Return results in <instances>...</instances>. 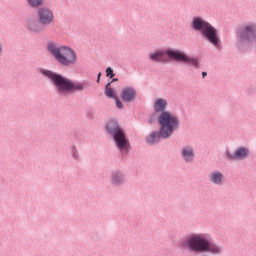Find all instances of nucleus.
I'll use <instances>...</instances> for the list:
<instances>
[{
	"label": "nucleus",
	"instance_id": "2eb2a0df",
	"mask_svg": "<svg viewBox=\"0 0 256 256\" xmlns=\"http://www.w3.org/2000/svg\"><path fill=\"white\" fill-rule=\"evenodd\" d=\"M111 181L113 185H123L125 183V175L121 171L112 172Z\"/></svg>",
	"mask_w": 256,
	"mask_h": 256
},
{
	"label": "nucleus",
	"instance_id": "7ed1b4c3",
	"mask_svg": "<svg viewBox=\"0 0 256 256\" xmlns=\"http://www.w3.org/2000/svg\"><path fill=\"white\" fill-rule=\"evenodd\" d=\"M169 59L178 61V63H185L186 65H190V67H194V69H199V60L189 57L181 50L167 49L150 53V61L154 63H167Z\"/></svg>",
	"mask_w": 256,
	"mask_h": 256
},
{
	"label": "nucleus",
	"instance_id": "6e6552de",
	"mask_svg": "<svg viewBox=\"0 0 256 256\" xmlns=\"http://www.w3.org/2000/svg\"><path fill=\"white\" fill-rule=\"evenodd\" d=\"M106 131L113 137V140L122 155H128L129 149H131V144L129 143L127 135H125V131L119 127V123L115 120L108 121L106 124Z\"/></svg>",
	"mask_w": 256,
	"mask_h": 256
},
{
	"label": "nucleus",
	"instance_id": "4468645a",
	"mask_svg": "<svg viewBox=\"0 0 256 256\" xmlns=\"http://www.w3.org/2000/svg\"><path fill=\"white\" fill-rule=\"evenodd\" d=\"M208 179L213 185L221 186L225 183V176L219 170H214L208 174Z\"/></svg>",
	"mask_w": 256,
	"mask_h": 256
},
{
	"label": "nucleus",
	"instance_id": "4be33fe9",
	"mask_svg": "<svg viewBox=\"0 0 256 256\" xmlns=\"http://www.w3.org/2000/svg\"><path fill=\"white\" fill-rule=\"evenodd\" d=\"M101 75H102L101 72L98 73L96 83H100V81H101Z\"/></svg>",
	"mask_w": 256,
	"mask_h": 256
},
{
	"label": "nucleus",
	"instance_id": "f3484780",
	"mask_svg": "<svg viewBox=\"0 0 256 256\" xmlns=\"http://www.w3.org/2000/svg\"><path fill=\"white\" fill-rule=\"evenodd\" d=\"M105 95L110 99H115V97H117V94H115V90L111 88V82H109L105 87Z\"/></svg>",
	"mask_w": 256,
	"mask_h": 256
},
{
	"label": "nucleus",
	"instance_id": "6ab92c4d",
	"mask_svg": "<svg viewBox=\"0 0 256 256\" xmlns=\"http://www.w3.org/2000/svg\"><path fill=\"white\" fill-rule=\"evenodd\" d=\"M106 77H109L110 79H113V77H115V73L113 72V68L108 67L106 69Z\"/></svg>",
	"mask_w": 256,
	"mask_h": 256
},
{
	"label": "nucleus",
	"instance_id": "423d86ee",
	"mask_svg": "<svg viewBox=\"0 0 256 256\" xmlns=\"http://www.w3.org/2000/svg\"><path fill=\"white\" fill-rule=\"evenodd\" d=\"M46 51L62 65V67H71L77 63V52L73 48L65 45H58L50 41L47 44Z\"/></svg>",
	"mask_w": 256,
	"mask_h": 256
},
{
	"label": "nucleus",
	"instance_id": "393cba45",
	"mask_svg": "<svg viewBox=\"0 0 256 256\" xmlns=\"http://www.w3.org/2000/svg\"><path fill=\"white\" fill-rule=\"evenodd\" d=\"M116 81H119V79H117V78L112 79V83H115Z\"/></svg>",
	"mask_w": 256,
	"mask_h": 256
},
{
	"label": "nucleus",
	"instance_id": "aec40b11",
	"mask_svg": "<svg viewBox=\"0 0 256 256\" xmlns=\"http://www.w3.org/2000/svg\"><path fill=\"white\" fill-rule=\"evenodd\" d=\"M114 99H115V102H116V107L118 109H123V102H121V99H119V97H117V96Z\"/></svg>",
	"mask_w": 256,
	"mask_h": 256
},
{
	"label": "nucleus",
	"instance_id": "ddd939ff",
	"mask_svg": "<svg viewBox=\"0 0 256 256\" xmlns=\"http://www.w3.org/2000/svg\"><path fill=\"white\" fill-rule=\"evenodd\" d=\"M181 156L185 163H193L195 161V149L193 146L186 145L181 150Z\"/></svg>",
	"mask_w": 256,
	"mask_h": 256
},
{
	"label": "nucleus",
	"instance_id": "a211bd4d",
	"mask_svg": "<svg viewBox=\"0 0 256 256\" xmlns=\"http://www.w3.org/2000/svg\"><path fill=\"white\" fill-rule=\"evenodd\" d=\"M71 153H72L73 159H75V161H79V152L77 151L76 146H72Z\"/></svg>",
	"mask_w": 256,
	"mask_h": 256
},
{
	"label": "nucleus",
	"instance_id": "20e7f679",
	"mask_svg": "<svg viewBox=\"0 0 256 256\" xmlns=\"http://www.w3.org/2000/svg\"><path fill=\"white\" fill-rule=\"evenodd\" d=\"M37 19L30 18L26 21V27L30 33H43L47 27L55 23V14L47 6H42L36 11Z\"/></svg>",
	"mask_w": 256,
	"mask_h": 256
},
{
	"label": "nucleus",
	"instance_id": "39448f33",
	"mask_svg": "<svg viewBox=\"0 0 256 256\" xmlns=\"http://www.w3.org/2000/svg\"><path fill=\"white\" fill-rule=\"evenodd\" d=\"M40 73L44 75V77L50 79L52 85H54L59 95H67L72 91H83V89H85L83 84H75L69 78L51 70L41 68Z\"/></svg>",
	"mask_w": 256,
	"mask_h": 256
},
{
	"label": "nucleus",
	"instance_id": "f03ea898",
	"mask_svg": "<svg viewBox=\"0 0 256 256\" xmlns=\"http://www.w3.org/2000/svg\"><path fill=\"white\" fill-rule=\"evenodd\" d=\"M160 131H153L146 137L148 145H157L161 139H169L181 126V121L164 112L158 116Z\"/></svg>",
	"mask_w": 256,
	"mask_h": 256
},
{
	"label": "nucleus",
	"instance_id": "b1692460",
	"mask_svg": "<svg viewBox=\"0 0 256 256\" xmlns=\"http://www.w3.org/2000/svg\"><path fill=\"white\" fill-rule=\"evenodd\" d=\"M206 76H207V72H202L203 79H205Z\"/></svg>",
	"mask_w": 256,
	"mask_h": 256
},
{
	"label": "nucleus",
	"instance_id": "f257e3e1",
	"mask_svg": "<svg viewBox=\"0 0 256 256\" xmlns=\"http://www.w3.org/2000/svg\"><path fill=\"white\" fill-rule=\"evenodd\" d=\"M179 247L187 249L191 253L199 255L201 253H210V255H221L223 247L213 242L209 233H192L179 242Z\"/></svg>",
	"mask_w": 256,
	"mask_h": 256
},
{
	"label": "nucleus",
	"instance_id": "0eeeda50",
	"mask_svg": "<svg viewBox=\"0 0 256 256\" xmlns=\"http://www.w3.org/2000/svg\"><path fill=\"white\" fill-rule=\"evenodd\" d=\"M191 27L194 31L201 33L202 37L211 45H214L216 49H221V38H219V32L209 22L205 21L201 17H194L191 22Z\"/></svg>",
	"mask_w": 256,
	"mask_h": 256
},
{
	"label": "nucleus",
	"instance_id": "f8f14e48",
	"mask_svg": "<svg viewBox=\"0 0 256 256\" xmlns=\"http://www.w3.org/2000/svg\"><path fill=\"white\" fill-rule=\"evenodd\" d=\"M167 105V100L158 98L154 103V111H156V113H161L160 115H163V113H168L171 117H174V119H179V117L171 114V112L165 111V109H167Z\"/></svg>",
	"mask_w": 256,
	"mask_h": 256
},
{
	"label": "nucleus",
	"instance_id": "9d476101",
	"mask_svg": "<svg viewBox=\"0 0 256 256\" xmlns=\"http://www.w3.org/2000/svg\"><path fill=\"white\" fill-rule=\"evenodd\" d=\"M226 157L229 161H243L249 157V149L245 147H239L234 153H231L229 149L226 150Z\"/></svg>",
	"mask_w": 256,
	"mask_h": 256
},
{
	"label": "nucleus",
	"instance_id": "5701e85b",
	"mask_svg": "<svg viewBox=\"0 0 256 256\" xmlns=\"http://www.w3.org/2000/svg\"><path fill=\"white\" fill-rule=\"evenodd\" d=\"M3 55V43L0 42V57Z\"/></svg>",
	"mask_w": 256,
	"mask_h": 256
},
{
	"label": "nucleus",
	"instance_id": "1a4fd4ad",
	"mask_svg": "<svg viewBox=\"0 0 256 256\" xmlns=\"http://www.w3.org/2000/svg\"><path fill=\"white\" fill-rule=\"evenodd\" d=\"M236 39L239 49H241V45H253V43H256V23L248 22L238 26Z\"/></svg>",
	"mask_w": 256,
	"mask_h": 256
},
{
	"label": "nucleus",
	"instance_id": "9b49d317",
	"mask_svg": "<svg viewBox=\"0 0 256 256\" xmlns=\"http://www.w3.org/2000/svg\"><path fill=\"white\" fill-rule=\"evenodd\" d=\"M137 97V90L131 86L122 89L121 99L124 103H133Z\"/></svg>",
	"mask_w": 256,
	"mask_h": 256
},
{
	"label": "nucleus",
	"instance_id": "dca6fc26",
	"mask_svg": "<svg viewBox=\"0 0 256 256\" xmlns=\"http://www.w3.org/2000/svg\"><path fill=\"white\" fill-rule=\"evenodd\" d=\"M26 2L32 9H41L45 4V0H26Z\"/></svg>",
	"mask_w": 256,
	"mask_h": 256
},
{
	"label": "nucleus",
	"instance_id": "412c9836",
	"mask_svg": "<svg viewBox=\"0 0 256 256\" xmlns=\"http://www.w3.org/2000/svg\"><path fill=\"white\" fill-rule=\"evenodd\" d=\"M86 117H87L88 119H95V111H93V110H88V111H87V114H86Z\"/></svg>",
	"mask_w": 256,
	"mask_h": 256
}]
</instances>
